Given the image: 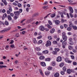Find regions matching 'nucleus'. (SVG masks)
Wrapping results in <instances>:
<instances>
[{"label": "nucleus", "mask_w": 77, "mask_h": 77, "mask_svg": "<svg viewBox=\"0 0 77 77\" xmlns=\"http://www.w3.org/2000/svg\"><path fill=\"white\" fill-rule=\"evenodd\" d=\"M62 36L63 40L65 41H66V39H67V37L66 36V33L65 32L62 33Z\"/></svg>", "instance_id": "1"}, {"label": "nucleus", "mask_w": 77, "mask_h": 77, "mask_svg": "<svg viewBox=\"0 0 77 77\" xmlns=\"http://www.w3.org/2000/svg\"><path fill=\"white\" fill-rule=\"evenodd\" d=\"M51 45V43L50 41L48 40L46 42V47H48V46H50Z\"/></svg>", "instance_id": "2"}, {"label": "nucleus", "mask_w": 77, "mask_h": 77, "mask_svg": "<svg viewBox=\"0 0 77 77\" xmlns=\"http://www.w3.org/2000/svg\"><path fill=\"white\" fill-rule=\"evenodd\" d=\"M57 62H60V61H62V57L60 56L58 57L57 58Z\"/></svg>", "instance_id": "3"}, {"label": "nucleus", "mask_w": 77, "mask_h": 77, "mask_svg": "<svg viewBox=\"0 0 77 77\" xmlns=\"http://www.w3.org/2000/svg\"><path fill=\"white\" fill-rule=\"evenodd\" d=\"M45 29L44 27L42 26H41L39 27V29L41 31H44Z\"/></svg>", "instance_id": "4"}, {"label": "nucleus", "mask_w": 77, "mask_h": 77, "mask_svg": "<svg viewBox=\"0 0 77 77\" xmlns=\"http://www.w3.org/2000/svg\"><path fill=\"white\" fill-rule=\"evenodd\" d=\"M69 11L71 12V13H73L74 12V11L73 10V9L71 7H69Z\"/></svg>", "instance_id": "5"}, {"label": "nucleus", "mask_w": 77, "mask_h": 77, "mask_svg": "<svg viewBox=\"0 0 77 77\" xmlns=\"http://www.w3.org/2000/svg\"><path fill=\"white\" fill-rule=\"evenodd\" d=\"M7 17H8L7 14H6V13H5L3 15V17H2V20H3L5 18H7Z\"/></svg>", "instance_id": "6"}, {"label": "nucleus", "mask_w": 77, "mask_h": 77, "mask_svg": "<svg viewBox=\"0 0 77 77\" xmlns=\"http://www.w3.org/2000/svg\"><path fill=\"white\" fill-rule=\"evenodd\" d=\"M55 23L56 25H59V24H60V21L58 20H57L55 21Z\"/></svg>", "instance_id": "7"}, {"label": "nucleus", "mask_w": 77, "mask_h": 77, "mask_svg": "<svg viewBox=\"0 0 77 77\" xmlns=\"http://www.w3.org/2000/svg\"><path fill=\"white\" fill-rule=\"evenodd\" d=\"M14 14L15 15H20V12L18 11H14Z\"/></svg>", "instance_id": "8"}, {"label": "nucleus", "mask_w": 77, "mask_h": 77, "mask_svg": "<svg viewBox=\"0 0 77 77\" xmlns=\"http://www.w3.org/2000/svg\"><path fill=\"white\" fill-rule=\"evenodd\" d=\"M54 32H55V29L54 28H52L51 29V30L50 31V33L52 34Z\"/></svg>", "instance_id": "9"}, {"label": "nucleus", "mask_w": 77, "mask_h": 77, "mask_svg": "<svg viewBox=\"0 0 77 77\" xmlns=\"http://www.w3.org/2000/svg\"><path fill=\"white\" fill-rule=\"evenodd\" d=\"M41 65H42V66H46L45 63L44 62H41Z\"/></svg>", "instance_id": "10"}, {"label": "nucleus", "mask_w": 77, "mask_h": 77, "mask_svg": "<svg viewBox=\"0 0 77 77\" xmlns=\"http://www.w3.org/2000/svg\"><path fill=\"white\" fill-rule=\"evenodd\" d=\"M42 53L43 54H48V50H45L42 51Z\"/></svg>", "instance_id": "11"}, {"label": "nucleus", "mask_w": 77, "mask_h": 77, "mask_svg": "<svg viewBox=\"0 0 77 77\" xmlns=\"http://www.w3.org/2000/svg\"><path fill=\"white\" fill-rule=\"evenodd\" d=\"M50 72L49 71H46L45 72V74L46 75H50Z\"/></svg>", "instance_id": "12"}, {"label": "nucleus", "mask_w": 77, "mask_h": 77, "mask_svg": "<svg viewBox=\"0 0 77 77\" xmlns=\"http://www.w3.org/2000/svg\"><path fill=\"white\" fill-rule=\"evenodd\" d=\"M39 71L41 75H42V76H44V74L43 73V72H42V71L41 69H39Z\"/></svg>", "instance_id": "13"}, {"label": "nucleus", "mask_w": 77, "mask_h": 77, "mask_svg": "<svg viewBox=\"0 0 77 77\" xmlns=\"http://www.w3.org/2000/svg\"><path fill=\"white\" fill-rule=\"evenodd\" d=\"M54 76L55 77H59V73L57 72L54 74Z\"/></svg>", "instance_id": "14"}, {"label": "nucleus", "mask_w": 77, "mask_h": 77, "mask_svg": "<svg viewBox=\"0 0 77 77\" xmlns=\"http://www.w3.org/2000/svg\"><path fill=\"white\" fill-rule=\"evenodd\" d=\"M2 1L5 6H6V5H7V3L6 2V0H2Z\"/></svg>", "instance_id": "15"}, {"label": "nucleus", "mask_w": 77, "mask_h": 77, "mask_svg": "<svg viewBox=\"0 0 77 77\" xmlns=\"http://www.w3.org/2000/svg\"><path fill=\"white\" fill-rule=\"evenodd\" d=\"M8 18L9 21H11V20H12V17H11V16L10 15H8Z\"/></svg>", "instance_id": "16"}, {"label": "nucleus", "mask_w": 77, "mask_h": 77, "mask_svg": "<svg viewBox=\"0 0 77 77\" xmlns=\"http://www.w3.org/2000/svg\"><path fill=\"white\" fill-rule=\"evenodd\" d=\"M67 72L68 73V74H71V69H68L67 70Z\"/></svg>", "instance_id": "17"}, {"label": "nucleus", "mask_w": 77, "mask_h": 77, "mask_svg": "<svg viewBox=\"0 0 77 77\" xmlns=\"http://www.w3.org/2000/svg\"><path fill=\"white\" fill-rule=\"evenodd\" d=\"M6 32V29H4L3 30H2L0 31V33H5V32Z\"/></svg>", "instance_id": "18"}, {"label": "nucleus", "mask_w": 77, "mask_h": 77, "mask_svg": "<svg viewBox=\"0 0 77 77\" xmlns=\"http://www.w3.org/2000/svg\"><path fill=\"white\" fill-rule=\"evenodd\" d=\"M40 59L42 60V59H45V57L44 56H41L39 57Z\"/></svg>", "instance_id": "19"}, {"label": "nucleus", "mask_w": 77, "mask_h": 77, "mask_svg": "<svg viewBox=\"0 0 77 77\" xmlns=\"http://www.w3.org/2000/svg\"><path fill=\"white\" fill-rule=\"evenodd\" d=\"M63 65H64V63L62 62L60 64V67H63Z\"/></svg>", "instance_id": "20"}, {"label": "nucleus", "mask_w": 77, "mask_h": 77, "mask_svg": "<svg viewBox=\"0 0 77 77\" xmlns=\"http://www.w3.org/2000/svg\"><path fill=\"white\" fill-rule=\"evenodd\" d=\"M51 60V58H45V61H50Z\"/></svg>", "instance_id": "21"}, {"label": "nucleus", "mask_w": 77, "mask_h": 77, "mask_svg": "<svg viewBox=\"0 0 77 77\" xmlns=\"http://www.w3.org/2000/svg\"><path fill=\"white\" fill-rule=\"evenodd\" d=\"M62 45H64V46H65V45H66V42L65 41L63 42L62 43Z\"/></svg>", "instance_id": "22"}, {"label": "nucleus", "mask_w": 77, "mask_h": 77, "mask_svg": "<svg viewBox=\"0 0 77 77\" xmlns=\"http://www.w3.org/2000/svg\"><path fill=\"white\" fill-rule=\"evenodd\" d=\"M56 16V14L54 13L53 14H51V18H54Z\"/></svg>", "instance_id": "23"}, {"label": "nucleus", "mask_w": 77, "mask_h": 77, "mask_svg": "<svg viewBox=\"0 0 77 77\" xmlns=\"http://www.w3.org/2000/svg\"><path fill=\"white\" fill-rule=\"evenodd\" d=\"M63 71L66 72V66H64L63 68Z\"/></svg>", "instance_id": "24"}, {"label": "nucleus", "mask_w": 77, "mask_h": 77, "mask_svg": "<svg viewBox=\"0 0 77 77\" xmlns=\"http://www.w3.org/2000/svg\"><path fill=\"white\" fill-rule=\"evenodd\" d=\"M46 26L48 27V29H51L52 28L51 26L48 24H47Z\"/></svg>", "instance_id": "25"}, {"label": "nucleus", "mask_w": 77, "mask_h": 77, "mask_svg": "<svg viewBox=\"0 0 77 77\" xmlns=\"http://www.w3.org/2000/svg\"><path fill=\"white\" fill-rule=\"evenodd\" d=\"M35 50L36 51H40L41 50V48L39 47H36L35 48Z\"/></svg>", "instance_id": "26"}, {"label": "nucleus", "mask_w": 77, "mask_h": 77, "mask_svg": "<svg viewBox=\"0 0 77 77\" xmlns=\"http://www.w3.org/2000/svg\"><path fill=\"white\" fill-rule=\"evenodd\" d=\"M34 15L35 17H37V16H38L39 15V13L38 12L35 13L34 14Z\"/></svg>", "instance_id": "27"}, {"label": "nucleus", "mask_w": 77, "mask_h": 77, "mask_svg": "<svg viewBox=\"0 0 77 77\" xmlns=\"http://www.w3.org/2000/svg\"><path fill=\"white\" fill-rule=\"evenodd\" d=\"M73 48V47L71 46H69V49L71 50Z\"/></svg>", "instance_id": "28"}, {"label": "nucleus", "mask_w": 77, "mask_h": 77, "mask_svg": "<svg viewBox=\"0 0 77 77\" xmlns=\"http://www.w3.org/2000/svg\"><path fill=\"white\" fill-rule=\"evenodd\" d=\"M48 23L50 25H53V23H52V22H51V21L50 20H48Z\"/></svg>", "instance_id": "29"}, {"label": "nucleus", "mask_w": 77, "mask_h": 77, "mask_svg": "<svg viewBox=\"0 0 77 77\" xmlns=\"http://www.w3.org/2000/svg\"><path fill=\"white\" fill-rule=\"evenodd\" d=\"M69 44L70 45H72L73 44H74V43H73V42H69Z\"/></svg>", "instance_id": "30"}, {"label": "nucleus", "mask_w": 77, "mask_h": 77, "mask_svg": "<svg viewBox=\"0 0 77 77\" xmlns=\"http://www.w3.org/2000/svg\"><path fill=\"white\" fill-rule=\"evenodd\" d=\"M73 29H74V30H77V27L76 26H72Z\"/></svg>", "instance_id": "31"}, {"label": "nucleus", "mask_w": 77, "mask_h": 77, "mask_svg": "<svg viewBox=\"0 0 77 77\" xmlns=\"http://www.w3.org/2000/svg\"><path fill=\"white\" fill-rule=\"evenodd\" d=\"M65 72L63 71H61V72H60L61 74L62 75H64L65 74Z\"/></svg>", "instance_id": "32"}, {"label": "nucleus", "mask_w": 77, "mask_h": 77, "mask_svg": "<svg viewBox=\"0 0 77 77\" xmlns=\"http://www.w3.org/2000/svg\"><path fill=\"white\" fill-rule=\"evenodd\" d=\"M67 30L68 31H71V28L70 27H67Z\"/></svg>", "instance_id": "33"}, {"label": "nucleus", "mask_w": 77, "mask_h": 77, "mask_svg": "<svg viewBox=\"0 0 77 77\" xmlns=\"http://www.w3.org/2000/svg\"><path fill=\"white\" fill-rule=\"evenodd\" d=\"M42 41L41 40H40L38 42V44H42Z\"/></svg>", "instance_id": "34"}, {"label": "nucleus", "mask_w": 77, "mask_h": 77, "mask_svg": "<svg viewBox=\"0 0 77 77\" xmlns=\"http://www.w3.org/2000/svg\"><path fill=\"white\" fill-rule=\"evenodd\" d=\"M53 43L54 44H57V42L55 41H54L53 42Z\"/></svg>", "instance_id": "35"}, {"label": "nucleus", "mask_w": 77, "mask_h": 77, "mask_svg": "<svg viewBox=\"0 0 77 77\" xmlns=\"http://www.w3.org/2000/svg\"><path fill=\"white\" fill-rule=\"evenodd\" d=\"M53 69V68H52V67H49L48 68V69L49 71H50L51 70Z\"/></svg>", "instance_id": "36"}, {"label": "nucleus", "mask_w": 77, "mask_h": 77, "mask_svg": "<svg viewBox=\"0 0 77 77\" xmlns=\"http://www.w3.org/2000/svg\"><path fill=\"white\" fill-rule=\"evenodd\" d=\"M48 39L49 40H51V39H52V38L51 36H48Z\"/></svg>", "instance_id": "37"}, {"label": "nucleus", "mask_w": 77, "mask_h": 77, "mask_svg": "<svg viewBox=\"0 0 77 77\" xmlns=\"http://www.w3.org/2000/svg\"><path fill=\"white\" fill-rule=\"evenodd\" d=\"M10 47L11 48H15V47L14 45H10Z\"/></svg>", "instance_id": "38"}, {"label": "nucleus", "mask_w": 77, "mask_h": 77, "mask_svg": "<svg viewBox=\"0 0 77 77\" xmlns=\"http://www.w3.org/2000/svg\"><path fill=\"white\" fill-rule=\"evenodd\" d=\"M60 14L61 15V18H63V13L62 12H60Z\"/></svg>", "instance_id": "39"}, {"label": "nucleus", "mask_w": 77, "mask_h": 77, "mask_svg": "<svg viewBox=\"0 0 77 77\" xmlns=\"http://www.w3.org/2000/svg\"><path fill=\"white\" fill-rule=\"evenodd\" d=\"M52 53L53 54H57V52H56V51H54L52 52Z\"/></svg>", "instance_id": "40"}, {"label": "nucleus", "mask_w": 77, "mask_h": 77, "mask_svg": "<svg viewBox=\"0 0 77 77\" xmlns=\"http://www.w3.org/2000/svg\"><path fill=\"white\" fill-rule=\"evenodd\" d=\"M55 62H52V66H55Z\"/></svg>", "instance_id": "41"}, {"label": "nucleus", "mask_w": 77, "mask_h": 77, "mask_svg": "<svg viewBox=\"0 0 77 77\" xmlns=\"http://www.w3.org/2000/svg\"><path fill=\"white\" fill-rule=\"evenodd\" d=\"M17 6H18V7H19V8H21V4H20V3H18L17 4Z\"/></svg>", "instance_id": "42"}, {"label": "nucleus", "mask_w": 77, "mask_h": 77, "mask_svg": "<svg viewBox=\"0 0 77 77\" xmlns=\"http://www.w3.org/2000/svg\"><path fill=\"white\" fill-rule=\"evenodd\" d=\"M5 24L7 26H8V25H9V23H8V22L7 21H6L5 22Z\"/></svg>", "instance_id": "43"}, {"label": "nucleus", "mask_w": 77, "mask_h": 77, "mask_svg": "<svg viewBox=\"0 0 77 77\" xmlns=\"http://www.w3.org/2000/svg\"><path fill=\"white\" fill-rule=\"evenodd\" d=\"M65 61V62H68V58H66L65 59H64Z\"/></svg>", "instance_id": "44"}, {"label": "nucleus", "mask_w": 77, "mask_h": 77, "mask_svg": "<svg viewBox=\"0 0 77 77\" xmlns=\"http://www.w3.org/2000/svg\"><path fill=\"white\" fill-rule=\"evenodd\" d=\"M69 15L70 16V17H71V18H72L73 17H74V16H73V15H72V13H71L70 12L69 13Z\"/></svg>", "instance_id": "45"}, {"label": "nucleus", "mask_w": 77, "mask_h": 77, "mask_svg": "<svg viewBox=\"0 0 77 77\" xmlns=\"http://www.w3.org/2000/svg\"><path fill=\"white\" fill-rule=\"evenodd\" d=\"M55 50L56 52V51H59L60 50H59V49L58 48H55Z\"/></svg>", "instance_id": "46"}, {"label": "nucleus", "mask_w": 77, "mask_h": 77, "mask_svg": "<svg viewBox=\"0 0 77 77\" xmlns=\"http://www.w3.org/2000/svg\"><path fill=\"white\" fill-rule=\"evenodd\" d=\"M74 25L72 23H71L70 24H69V26L70 27H72Z\"/></svg>", "instance_id": "47"}, {"label": "nucleus", "mask_w": 77, "mask_h": 77, "mask_svg": "<svg viewBox=\"0 0 77 77\" xmlns=\"http://www.w3.org/2000/svg\"><path fill=\"white\" fill-rule=\"evenodd\" d=\"M51 14V13H49L48 15L45 16L44 17V19H46V18H47L48 17V15H50Z\"/></svg>", "instance_id": "48"}, {"label": "nucleus", "mask_w": 77, "mask_h": 77, "mask_svg": "<svg viewBox=\"0 0 77 77\" xmlns=\"http://www.w3.org/2000/svg\"><path fill=\"white\" fill-rule=\"evenodd\" d=\"M64 26L65 28H67L68 27V25L66 24H64Z\"/></svg>", "instance_id": "49"}, {"label": "nucleus", "mask_w": 77, "mask_h": 77, "mask_svg": "<svg viewBox=\"0 0 77 77\" xmlns=\"http://www.w3.org/2000/svg\"><path fill=\"white\" fill-rule=\"evenodd\" d=\"M71 57L72 59H75V57H74V56L73 55H71Z\"/></svg>", "instance_id": "50"}, {"label": "nucleus", "mask_w": 77, "mask_h": 77, "mask_svg": "<svg viewBox=\"0 0 77 77\" xmlns=\"http://www.w3.org/2000/svg\"><path fill=\"white\" fill-rule=\"evenodd\" d=\"M44 30H45V31H46V32H48L49 30V29L48 28H45Z\"/></svg>", "instance_id": "51"}, {"label": "nucleus", "mask_w": 77, "mask_h": 77, "mask_svg": "<svg viewBox=\"0 0 77 77\" xmlns=\"http://www.w3.org/2000/svg\"><path fill=\"white\" fill-rule=\"evenodd\" d=\"M0 24L1 25H2V24H3V25H4L5 23H4L3 22L0 21Z\"/></svg>", "instance_id": "52"}, {"label": "nucleus", "mask_w": 77, "mask_h": 77, "mask_svg": "<svg viewBox=\"0 0 77 77\" xmlns=\"http://www.w3.org/2000/svg\"><path fill=\"white\" fill-rule=\"evenodd\" d=\"M73 65H77V63L75 61H74L73 63Z\"/></svg>", "instance_id": "53"}, {"label": "nucleus", "mask_w": 77, "mask_h": 77, "mask_svg": "<svg viewBox=\"0 0 77 77\" xmlns=\"http://www.w3.org/2000/svg\"><path fill=\"white\" fill-rule=\"evenodd\" d=\"M69 42H72V38H70L69 39Z\"/></svg>", "instance_id": "54"}, {"label": "nucleus", "mask_w": 77, "mask_h": 77, "mask_svg": "<svg viewBox=\"0 0 77 77\" xmlns=\"http://www.w3.org/2000/svg\"><path fill=\"white\" fill-rule=\"evenodd\" d=\"M72 51L74 53H76L77 52V50H75V49H73Z\"/></svg>", "instance_id": "55"}, {"label": "nucleus", "mask_w": 77, "mask_h": 77, "mask_svg": "<svg viewBox=\"0 0 77 77\" xmlns=\"http://www.w3.org/2000/svg\"><path fill=\"white\" fill-rule=\"evenodd\" d=\"M19 12H20V13H21V12H23V10L22 9L20 8L19 9Z\"/></svg>", "instance_id": "56"}, {"label": "nucleus", "mask_w": 77, "mask_h": 77, "mask_svg": "<svg viewBox=\"0 0 77 77\" xmlns=\"http://www.w3.org/2000/svg\"><path fill=\"white\" fill-rule=\"evenodd\" d=\"M42 35H40V36H38L37 37V38L38 39H41V38H42Z\"/></svg>", "instance_id": "57"}, {"label": "nucleus", "mask_w": 77, "mask_h": 77, "mask_svg": "<svg viewBox=\"0 0 77 77\" xmlns=\"http://www.w3.org/2000/svg\"><path fill=\"white\" fill-rule=\"evenodd\" d=\"M67 16L68 18H70V16H69V14L67 13Z\"/></svg>", "instance_id": "58"}, {"label": "nucleus", "mask_w": 77, "mask_h": 77, "mask_svg": "<svg viewBox=\"0 0 77 77\" xmlns=\"http://www.w3.org/2000/svg\"><path fill=\"white\" fill-rule=\"evenodd\" d=\"M71 70V72H75L74 70L73 69H70Z\"/></svg>", "instance_id": "59"}, {"label": "nucleus", "mask_w": 77, "mask_h": 77, "mask_svg": "<svg viewBox=\"0 0 77 77\" xmlns=\"http://www.w3.org/2000/svg\"><path fill=\"white\" fill-rule=\"evenodd\" d=\"M14 19H15V20H16V19H17L18 18V17L17 16V15H15L14 17Z\"/></svg>", "instance_id": "60"}, {"label": "nucleus", "mask_w": 77, "mask_h": 77, "mask_svg": "<svg viewBox=\"0 0 77 77\" xmlns=\"http://www.w3.org/2000/svg\"><path fill=\"white\" fill-rule=\"evenodd\" d=\"M9 11H10V12H11L12 11V8L11 7L9 8Z\"/></svg>", "instance_id": "61"}, {"label": "nucleus", "mask_w": 77, "mask_h": 77, "mask_svg": "<svg viewBox=\"0 0 77 77\" xmlns=\"http://www.w3.org/2000/svg\"><path fill=\"white\" fill-rule=\"evenodd\" d=\"M11 11H9V10H7V13L8 14H10V13H11Z\"/></svg>", "instance_id": "62"}, {"label": "nucleus", "mask_w": 77, "mask_h": 77, "mask_svg": "<svg viewBox=\"0 0 77 77\" xmlns=\"http://www.w3.org/2000/svg\"><path fill=\"white\" fill-rule=\"evenodd\" d=\"M26 33V32H25V31H23L22 32V35H24V34Z\"/></svg>", "instance_id": "63"}, {"label": "nucleus", "mask_w": 77, "mask_h": 77, "mask_svg": "<svg viewBox=\"0 0 77 77\" xmlns=\"http://www.w3.org/2000/svg\"><path fill=\"white\" fill-rule=\"evenodd\" d=\"M67 34L69 35H72V33H71V32H68L67 33Z\"/></svg>", "instance_id": "64"}]
</instances>
